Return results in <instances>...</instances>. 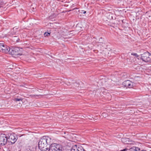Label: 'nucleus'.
Here are the masks:
<instances>
[{
  "label": "nucleus",
  "mask_w": 151,
  "mask_h": 151,
  "mask_svg": "<svg viewBox=\"0 0 151 151\" xmlns=\"http://www.w3.org/2000/svg\"><path fill=\"white\" fill-rule=\"evenodd\" d=\"M11 39L13 42H19L20 40L19 38L17 36H12Z\"/></svg>",
  "instance_id": "obj_10"
},
{
  "label": "nucleus",
  "mask_w": 151,
  "mask_h": 151,
  "mask_svg": "<svg viewBox=\"0 0 151 151\" xmlns=\"http://www.w3.org/2000/svg\"><path fill=\"white\" fill-rule=\"evenodd\" d=\"M99 43V45H102L103 47H105V45H106L105 43L100 42Z\"/></svg>",
  "instance_id": "obj_15"
},
{
  "label": "nucleus",
  "mask_w": 151,
  "mask_h": 151,
  "mask_svg": "<svg viewBox=\"0 0 151 151\" xmlns=\"http://www.w3.org/2000/svg\"><path fill=\"white\" fill-rule=\"evenodd\" d=\"M121 141L123 143L128 144V142H129V139L127 138H123L121 139Z\"/></svg>",
  "instance_id": "obj_12"
},
{
  "label": "nucleus",
  "mask_w": 151,
  "mask_h": 151,
  "mask_svg": "<svg viewBox=\"0 0 151 151\" xmlns=\"http://www.w3.org/2000/svg\"><path fill=\"white\" fill-rule=\"evenodd\" d=\"M64 149L60 145L56 143L52 144L50 145L48 151H63ZM70 151H86L81 145H73L70 149Z\"/></svg>",
  "instance_id": "obj_1"
},
{
  "label": "nucleus",
  "mask_w": 151,
  "mask_h": 151,
  "mask_svg": "<svg viewBox=\"0 0 151 151\" xmlns=\"http://www.w3.org/2000/svg\"><path fill=\"white\" fill-rule=\"evenodd\" d=\"M141 59L145 62H150L151 61V54L148 52H145L141 55Z\"/></svg>",
  "instance_id": "obj_4"
},
{
  "label": "nucleus",
  "mask_w": 151,
  "mask_h": 151,
  "mask_svg": "<svg viewBox=\"0 0 151 151\" xmlns=\"http://www.w3.org/2000/svg\"><path fill=\"white\" fill-rule=\"evenodd\" d=\"M86 13V11H84V12H83V13L84 14H85Z\"/></svg>",
  "instance_id": "obj_19"
},
{
  "label": "nucleus",
  "mask_w": 151,
  "mask_h": 151,
  "mask_svg": "<svg viewBox=\"0 0 151 151\" xmlns=\"http://www.w3.org/2000/svg\"><path fill=\"white\" fill-rule=\"evenodd\" d=\"M9 53L13 55H21L22 54L21 50L18 47H12L11 49L10 48Z\"/></svg>",
  "instance_id": "obj_3"
},
{
  "label": "nucleus",
  "mask_w": 151,
  "mask_h": 151,
  "mask_svg": "<svg viewBox=\"0 0 151 151\" xmlns=\"http://www.w3.org/2000/svg\"><path fill=\"white\" fill-rule=\"evenodd\" d=\"M131 55H134V56H136L137 57H138V55L136 53H132L131 54Z\"/></svg>",
  "instance_id": "obj_17"
},
{
  "label": "nucleus",
  "mask_w": 151,
  "mask_h": 151,
  "mask_svg": "<svg viewBox=\"0 0 151 151\" xmlns=\"http://www.w3.org/2000/svg\"><path fill=\"white\" fill-rule=\"evenodd\" d=\"M7 137L4 134H0V145L3 146L5 145L7 142Z\"/></svg>",
  "instance_id": "obj_6"
},
{
  "label": "nucleus",
  "mask_w": 151,
  "mask_h": 151,
  "mask_svg": "<svg viewBox=\"0 0 151 151\" xmlns=\"http://www.w3.org/2000/svg\"><path fill=\"white\" fill-rule=\"evenodd\" d=\"M50 35V33L46 32L44 34V35L45 37L48 36Z\"/></svg>",
  "instance_id": "obj_14"
},
{
  "label": "nucleus",
  "mask_w": 151,
  "mask_h": 151,
  "mask_svg": "<svg viewBox=\"0 0 151 151\" xmlns=\"http://www.w3.org/2000/svg\"><path fill=\"white\" fill-rule=\"evenodd\" d=\"M10 50V47L4 43H0V52L7 53Z\"/></svg>",
  "instance_id": "obj_5"
},
{
  "label": "nucleus",
  "mask_w": 151,
  "mask_h": 151,
  "mask_svg": "<svg viewBox=\"0 0 151 151\" xmlns=\"http://www.w3.org/2000/svg\"><path fill=\"white\" fill-rule=\"evenodd\" d=\"M27 151H35V149L33 147H30L27 149Z\"/></svg>",
  "instance_id": "obj_13"
},
{
  "label": "nucleus",
  "mask_w": 151,
  "mask_h": 151,
  "mask_svg": "<svg viewBox=\"0 0 151 151\" xmlns=\"http://www.w3.org/2000/svg\"><path fill=\"white\" fill-rule=\"evenodd\" d=\"M97 1H100V0H97Z\"/></svg>",
  "instance_id": "obj_22"
},
{
  "label": "nucleus",
  "mask_w": 151,
  "mask_h": 151,
  "mask_svg": "<svg viewBox=\"0 0 151 151\" xmlns=\"http://www.w3.org/2000/svg\"><path fill=\"white\" fill-rule=\"evenodd\" d=\"M102 39V37L100 38L99 39V41H100V39Z\"/></svg>",
  "instance_id": "obj_20"
},
{
  "label": "nucleus",
  "mask_w": 151,
  "mask_h": 151,
  "mask_svg": "<svg viewBox=\"0 0 151 151\" xmlns=\"http://www.w3.org/2000/svg\"><path fill=\"white\" fill-rule=\"evenodd\" d=\"M51 139L47 136H43L41 138L38 142L39 148L43 150V149L46 147L47 145L51 144Z\"/></svg>",
  "instance_id": "obj_2"
},
{
  "label": "nucleus",
  "mask_w": 151,
  "mask_h": 151,
  "mask_svg": "<svg viewBox=\"0 0 151 151\" xmlns=\"http://www.w3.org/2000/svg\"><path fill=\"white\" fill-rule=\"evenodd\" d=\"M77 9V8H75L74 9Z\"/></svg>",
  "instance_id": "obj_21"
},
{
  "label": "nucleus",
  "mask_w": 151,
  "mask_h": 151,
  "mask_svg": "<svg viewBox=\"0 0 151 151\" xmlns=\"http://www.w3.org/2000/svg\"><path fill=\"white\" fill-rule=\"evenodd\" d=\"M106 113H102V115H103V116H105V117H106V116H105V115H106Z\"/></svg>",
  "instance_id": "obj_18"
},
{
  "label": "nucleus",
  "mask_w": 151,
  "mask_h": 151,
  "mask_svg": "<svg viewBox=\"0 0 151 151\" xmlns=\"http://www.w3.org/2000/svg\"><path fill=\"white\" fill-rule=\"evenodd\" d=\"M123 85L124 87L129 88H133L135 86L134 83L129 80L124 81L123 83Z\"/></svg>",
  "instance_id": "obj_8"
},
{
  "label": "nucleus",
  "mask_w": 151,
  "mask_h": 151,
  "mask_svg": "<svg viewBox=\"0 0 151 151\" xmlns=\"http://www.w3.org/2000/svg\"><path fill=\"white\" fill-rule=\"evenodd\" d=\"M14 100L16 101H22V100L21 98H16L14 99Z\"/></svg>",
  "instance_id": "obj_16"
},
{
  "label": "nucleus",
  "mask_w": 151,
  "mask_h": 151,
  "mask_svg": "<svg viewBox=\"0 0 151 151\" xmlns=\"http://www.w3.org/2000/svg\"><path fill=\"white\" fill-rule=\"evenodd\" d=\"M17 139V137L14 134H10L9 137H7V140L12 144L15 143Z\"/></svg>",
  "instance_id": "obj_9"
},
{
  "label": "nucleus",
  "mask_w": 151,
  "mask_h": 151,
  "mask_svg": "<svg viewBox=\"0 0 151 151\" xmlns=\"http://www.w3.org/2000/svg\"><path fill=\"white\" fill-rule=\"evenodd\" d=\"M123 85L124 87L129 88H133L135 86L134 83L129 80L124 81L123 83Z\"/></svg>",
  "instance_id": "obj_7"
},
{
  "label": "nucleus",
  "mask_w": 151,
  "mask_h": 151,
  "mask_svg": "<svg viewBox=\"0 0 151 151\" xmlns=\"http://www.w3.org/2000/svg\"><path fill=\"white\" fill-rule=\"evenodd\" d=\"M129 151H141L140 149L138 147H133L130 148Z\"/></svg>",
  "instance_id": "obj_11"
}]
</instances>
